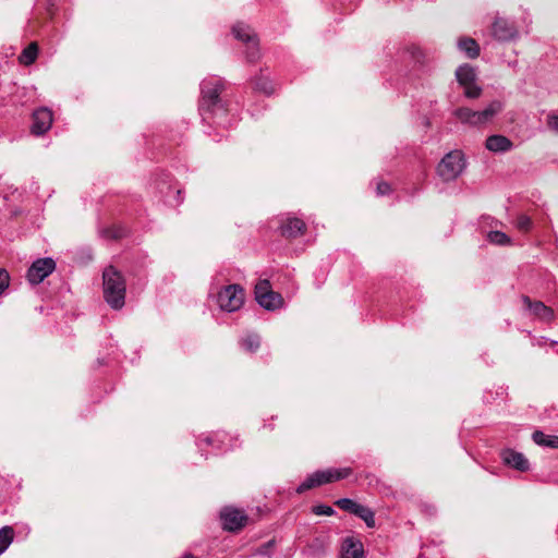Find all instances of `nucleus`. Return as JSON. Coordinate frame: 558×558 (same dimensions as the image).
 Returning <instances> with one entry per match:
<instances>
[{
	"mask_svg": "<svg viewBox=\"0 0 558 558\" xmlns=\"http://www.w3.org/2000/svg\"><path fill=\"white\" fill-rule=\"evenodd\" d=\"M500 457L502 462L520 472H526L530 469V462L525 458V456L521 452H518L513 449H504L500 452Z\"/></svg>",
	"mask_w": 558,
	"mask_h": 558,
	"instance_id": "obj_10",
	"label": "nucleus"
},
{
	"mask_svg": "<svg viewBox=\"0 0 558 558\" xmlns=\"http://www.w3.org/2000/svg\"><path fill=\"white\" fill-rule=\"evenodd\" d=\"M522 302L535 317L544 322H549L554 318V311L543 302L532 301L527 295L522 296Z\"/></svg>",
	"mask_w": 558,
	"mask_h": 558,
	"instance_id": "obj_12",
	"label": "nucleus"
},
{
	"mask_svg": "<svg viewBox=\"0 0 558 558\" xmlns=\"http://www.w3.org/2000/svg\"><path fill=\"white\" fill-rule=\"evenodd\" d=\"M38 53V46L36 43L29 44L20 54L19 61L24 65H31L35 62Z\"/></svg>",
	"mask_w": 558,
	"mask_h": 558,
	"instance_id": "obj_21",
	"label": "nucleus"
},
{
	"mask_svg": "<svg viewBox=\"0 0 558 558\" xmlns=\"http://www.w3.org/2000/svg\"><path fill=\"white\" fill-rule=\"evenodd\" d=\"M312 511L316 515H332L335 513L333 509L330 506L326 505L314 506Z\"/></svg>",
	"mask_w": 558,
	"mask_h": 558,
	"instance_id": "obj_32",
	"label": "nucleus"
},
{
	"mask_svg": "<svg viewBox=\"0 0 558 558\" xmlns=\"http://www.w3.org/2000/svg\"><path fill=\"white\" fill-rule=\"evenodd\" d=\"M260 347V338L257 335L246 337V351L255 352Z\"/></svg>",
	"mask_w": 558,
	"mask_h": 558,
	"instance_id": "obj_30",
	"label": "nucleus"
},
{
	"mask_svg": "<svg viewBox=\"0 0 558 558\" xmlns=\"http://www.w3.org/2000/svg\"><path fill=\"white\" fill-rule=\"evenodd\" d=\"M458 47L471 59H475L480 56V46L476 40L471 37L460 38L458 41Z\"/></svg>",
	"mask_w": 558,
	"mask_h": 558,
	"instance_id": "obj_20",
	"label": "nucleus"
},
{
	"mask_svg": "<svg viewBox=\"0 0 558 558\" xmlns=\"http://www.w3.org/2000/svg\"><path fill=\"white\" fill-rule=\"evenodd\" d=\"M56 269V262L50 258H38L27 270V279L32 284L43 282Z\"/></svg>",
	"mask_w": 558,
	"mask_h": 558,
	"instance_id": "obj_7",
	"label": "nucleus"
},
{
	"mask_svg": "<svg viewBox=\"0 0 558 558\" xmlns=\"http://www.w3.org/2000/svg\"><path fill=\"white\" fill-rule=\"evenodd\" d=\"M550 438L549 435H546L544 434L543 432L541 430H535L533 434H532V439L534 440L535 444H537L538 446H545L547 447V442H548V439Z\"/></svg>",
	"mask_w": 558,
	"mask_h": 558,
	"instance_id": "obj_31",
	"label": "nucleus"
},
{
	"mask_svg": "<svg viewBox=\"0 0 558 558\" xmlns=\"http://www.w3.org/2000/svg\"><path fill=\"white\" fill-rule=\"evenodd\" d=\"M356 517L362 519L368 527H375V513L369 508L362 506Z\"/></svg>",
	"mask_w": 558,
	"mask_h": 558,
	"instance_id": "obj_25",
	"label": "nucleus"
},
{
	"mask_svg": "<svg viewBox=\"0 0 558 558\" xmlns=\"http://www.w3.org/2000/svg\"><path fill=\"white\" fill-rule=\"evenodd\" d=\"M363 553V545L360 541H354L352 537L344 539L342 545V558H361Z\"/></svg>",
	"mask_w": 558,
	"mask_h": 558,
	"instance_id": "obj_19",
	"label": "nucleus"
},
{
	"mask_svg": "<svg viewBox=\"0 0 558 558\" xmlns=\"http://www.w3.org/2000/svg\"><path fill=\"white\" fill-rule=\"evenodd\" d=\"M274 544H275V539H270V541L266 542L265 544H263L262 546H259L258 548L252 549V555H262V556L270 557V550H271Z\"/></svg>",
	"mask_w": 558,
	"mask_h": 558,
	"instance_id": "obj_29",
	"label": "nucleus"
},
{
	"mask_svg": "<svg viewBox=\"0 0 558 558\" xmlns=\"http://www.w3.org/2000/svg\"><path fill=\"white\" fill-rule=\"evenodd\" d=\"M512 142L504 135H490L486 138L485 147L494 153H502L511 149Z\"/></svg>",
	"mask_w": 558,
	"mask_h": 558,
	"instance_id": "obj_16",
	"label": "nucleus"
},
{
	"mask_svg": "<svg viewBox=\"0 0 558 558\" xmlns=\"http://www.w3.org/2000/svg\"><path fill=\"white\" fill-rule=\"evenodd\" d=\"M252 89L256 93H262L266 96L271 95L275 92V85L272 81L265 74L260 73L258 76L251 81Z\"/></svg>",
	"mask_w": 558,
	"mask_h": 558,
	"instance_id": "obj_17",
	"label": "nucleus"
},
{
	"mask_svg": "<svg viewBox=\"0 0 558 558\" xmlns=\"http://www.w3.org/2000/svg\"><path fill=\"white\" fill-rule=\"evenodd\" d=\"M260 57L259 39L254 32L246 29V62H256Z\"/></svg>",
	"mask_w": 558,
	"mask_h": 558,
	"instance_id": "obj_14",
	"label": "nucleus"
},
{
	"mask_svg": "<svg viewBox=\"0 0 558 558\" xmlns=\"http://www.w3.org/2000/svg\"><path fill=\"white\" fill-rule=\"evenodd\" d=\"M222 529L229 532H236L244 525V514L232 506H226L219 513Z\"/></svg>",
	"mask_w": 558,
	"mask_h": 558,
	"instance_id": "obj_8",
	"label": "nucleus"
},
{
	"mask_svg": "<svg viewBox=\"0 0 558 558\" xmlns=\"http://www.w3.org/2000/svg\"><path fill=\"white\" fill-rule=\"evenodd\" d=\"M10 277L5 269H0V294L9 287Z\"/></svg>",
	"mask_w": 558,
	"mask_h": 558,
	"instance_id": "obj_34",
	"label": "nucleus"
},
{
	"mask_svg": "<svg viewBox=\"0 0 558 558\" xmlns=\"http://www.w3.org/2000/svg\"><path fill=\"white\" fill-rule=\"evenodd\" d=\"M107 236L112 238V239H119L122 236V232L119 229L108 230Z\"/></svg>",
	"mask_w": 558,
	"mask_h": 558,
	"instance_id": "obj_39",
	"label": "nucleus"
},
{
	"mask_svg": "<svg viewBox=\"0 0 558 558\" xmlns=\"http://www.w3.org/2000/svg\"><path fill=\"white\" fill-rule=\"evenodd\" d=\"M53 121L52 111L49 108L43 107L33 113L32 133L35 135H43L50 130Z\"/></svg>",
	"mask_w": 558,
	"mask_h": 558,
	"instance_id": "obj_9",
	"label": "nucleus"
},
{
	"mask_svg": "<svg viewBox=\"0 0 558 558\" xmlns=\"http://www.w3.org/2000/svg\"><path fill=\"white\" fill-rule=\"evenodd\" d=\"M547 447L558 449V436H550Z\"/></svg>",
	"mask_w": 558,
	"mask_h": 558,
	"instance_id": "obj_40",
	"label": "nucleus"
},
{
	"mask_svg": "<svg viewBox=\"0 0 558 558\" xmlns=\"http://www.w3.org/2000/svg\"><path fill=\"white\" fill-rule=\"evenodd\" d=\"M216 302L220 310L226 312H235L244 303V293L240 284H230L220 290L216 296Z\"/></svg>",
	"mask_w": 558,
	"mask_h": 558,
	"instance_id": "obj_6",
	"label": "nucleus"
},
{
	"mask_svg": "<svg viewBox=\"0 0 558 558\" xmlns=\"http://www.w3.org/2000/svg\"><path fill=\"white\" fill-rule=\"evenodd\" d=\"M14 531L11 526L0 529V555L3 554L13 541Z\"/></svg>",
	"mask_w": 558,
	"mask_h": 558,
	"instance_id": "obj_23",
	"label": "nucleus"
},
{
	"mask_svg": "<svg viewBox=\"0 0 558 558\" xmlns=\"http://www.w3.org/2000/svg\"><path fill=\"white\" fill-rule=\"evenodd\" d=\"M456 78L460 86H466L473 83H476L477 80V73L476 69L469 64L463 63L456 70Z\"/></svg>",
	"mask_w": 558,
	"mask_h": 558,
	"instance_id": "obj_13",
	"label": "nucleus"
},
{
	"mask_svg": "<svg viewBox=\"0 0 558 558\" xmlns=\"http://www.w3.org/2000/svg\"><path fill=\"white\" fill-rule=\"evenodd\" d=\"M376 190H377L378 195H387L390 193L391 186L389 183H387L385 181H380L377 183Z\"/></svg>",
	"mask_w": 558,
	"mask_h": 558,
	"instance_id": "obj_36",
	"label": "nucleus"
},
{
	"mask_svg": "<svg viewBox=\"0 0 558 558\" xmlns=\"http://www.w3.org/2000/svg\"><path fill=\"white\" fill-rule=\"evenodd\" d=\"M502 110V104L499 100L492 101L487 108L476 111L477 125L485 124Z\"/></svg>",
	"mask_w": 558,
	"mask_h": 558,
	"instance_id": "obj_18",
	"label": "nucleus"
},
{
	"mask_svg": "<svg viewBox=\"0 0 558 558\" xmlns=\"http://www.w3.org/2000/svg\"><path fill=\"white\" fill-rule=\"evenodd\" d=\"M532 226V221L527 216H520L518 218L517 227L523 232H527Z\"/></svg>",
	"mask_w": 558,
	"mask_h": 558,
	"instance_id": "obj_33",
	"label": "nucleus"
},
{
	"mask_svg": "<svg viewBox=\"0 0 558 558\" xmlns=\"http://www.w3.org/2000/svg\"><path fill=\"white\" fill-rule=\"evenodd\" d=\"M408 51L416 63L424 65L427 62L426 53L418 46L411 45Z\"/></svg>",
	"mask_w": 558,
	"mask_h": 558,
	"instance_id": "obj_26",
	"label": "nucleus"
},
{
	"mask_svg": "<svg viewBox=\"0 0 558 558\" xmlns=\"http://www.w3.org/2000/svg\"><path fill=\"white\" fill-rule=\"evenodd\" d=\"M335 505L340 508L341 510L343 511H347L349 513H353L356 515V513L359 512L360 508L362 507V505L355 502L354 500L352 499H349V498H341V499H338Z\"/></svg>",
	"mask_w": 558,
	"mask_h": 558,
	"instance_id": "obj_24",
	"label": "nucleus"
},
{
	"mask_svg": "<svg viewBox=\"0 0 558 558\" xmlns=\"http://www.w3.org/2000/svg\"><path fill=\"white\" fill-rule=\"evenodd\" d=\"M254 295L256 302L267 311H276L281 308L284 304L282 295L272 290L267 279H262L256 283Z\"/></svg>",
	"mask_w": 558,
	"mask_h": 558,
	"instance_id": "obj_5",
	"label": "nucleus"
},
{
	"mask_svg": "<svg viewBox=\"0 0 558 558\" xmlns=\"http://www.w3.org/2000/svg\"><path fill=\"white\" fill-rule=\"evenodd\" d=\"M202 441L206 442L208 446L216 447L217 449H220V439H218V435L215 436H207Z\"/></svg>",
	"mask_w": 558,
	"mask_h": 558,
	"instance_id": "obj_38",
	"label": "nucleus"
},
{
	"mask_svg": "<svg viewBox=\"0 0 558 558\" xmlns=\"http://www.w3.org/2000/svg\"><path fill=\"white\" fill-rule=\"evenodd\" d=\"M307 230L306 223L296 217L287 218L280 226V233L283 238L292 240L302 236Z\"/></svg>",
	"mask_w": 558,
	"mask_h": 558,
	"instance_id": "obj_11",
	"label": "nucleus"
},
{
	"mask_svg": "<svg viewBox=\"0 0 558 558\" xmlns=\"http://www.w3.org/2000/svg\"><path fill=\"white\" fill-rule=\"evenodd\" d=\"M225 88V81L217 76L207 77L201 83L199 112L204 121L215 123L216 118L226 113L220 94Z\"/></svg>",
	"mask_w": 558,
	"mask_h": 558,
	"instance_id": "obj_1",
	"label": "nucleus"
},
{
	"mask_svg": "<svg viewBox=\"0 0 558 558\" xmlns=\"http://www.w3.org/2000/svg\"><path fill=\"white\" fill-rule=\"evenodd\" d=\"M353 470L351 468L343 469H328L323 471H316L296 488L298 494L322 486L324 484L332 483L349 477Z\"/></svg>",
	"mask_w": 558,
	"mask_h": 558,
	"instance_id": "obj_3",
	"label": "nucleus"
},
{
	"mask_svg": "<svg viewBox=\"0 0 558 558\" xmlns=\"http://www.w3.org/2000/svg\"><path fill=\"white\" fill-rule=\"evenodd\" d=\"M465 167L462 151L452 150L437 166V173L445 182L456 180Z\"/></svg>",
	"mask_w": 558,
	"mask_h": 558,
	"instance_id": "obj_4",
	"label": "nucleus"
},
{
	"mask_svg": "<svg viewBox=\"0 0 558 558\" xmlns=\"http://www.w3.org/2000/svg\"><path fill=\"white\" fill-rule=\"evenodd\" d=\"M464 88V96L470 99L478 98L482 95L483 89L476 85V83L463 86Z\"/></svg>",
	"mask_w": 558,
	"mask_h": 558,
	"instance_id": "obj_28",
	"label": "nucleus"
},
{
	"mask_svg": "<svg viewBox=\"0 0 558 558\" xmlns=\"http://www.w3.org/2000/svg\"><path fill=\"white\" fill-rule=\"evenodd\" d=\"M487 239L490 243L497 245H506L510 243V238L501 231H490L487 234Z\"/></svg>",
	"mask_w": 558,
	"mask_h": 558,
	"instance_id": "obj_27",
	"label": "nucleus"
},
{
	"mask_svg": "<svg viewBox=\"0 0 558 558\" xmlns=\"http://www.w3.org/2000/svg\"><path fill=\"white\" fill-rule=\"evenodd\" d=\"M492 32L498 40H509L515 34L514 27L502 19H497L494 22Z\"/></svg>",
	"mask_w": 558,
	"mask_h": 558,
	"instance_id": "obj_15",
	"label": "nucleus"
},
{
	"mask_svg": "<svg viewBox=\"0 0 558 558\" xmlns=\"http://www.w3.org/2000/svg\"><path fill=\"white\" fill-rule=\"evenodd\" d=\"M546 124L550 131L558 133V114H548Z\"/></svg>",
	"mask_w": 558,
	"mask_h": 558,
	"instance_id": "obj_35",
	"label": "nucleus"
},
{
	"mask_svg": "<svg viewBox=\"0 0 558 558\" xmlns=\"http://www.w3.org/2000/svg\"><path fill=\"white\" fill-rule=\"evenodd\" d=\"M244 28L242 26V23H236L232 26V35L234 36V38L239 39V40H243V36H244Z\"/></svg>",
	"mask_w": 558,
	"mask_h": 558,
	"instance_id": "obj_37",
	"label": "nucleus"
},
{
	"mask_svg": "<svg viewBox=\"0 0 558 558\" xmlns=\"http://www.w3.org/2000/svg\"><path fill=\"white\" fill-rule=\"evenodd\" d=\"M454 116L462 123H466V124H470V125H473V126L477 125V122H476V111H474V110H472L470 108H466V107L458 108L454 111Z\"/></svg>",
	"mask_w": 558,
	"mask_h": 558,
	"instance_id": "obj_22",
	"label": "nucleus"
},
{
	"mask_svg": "<svg viewBox=\"0 0 558 558\" xmlns=\"http://www.w3.org/2000/svg\"><path fill=\"white\" fill-rule=\"evenodd\" d=\"M104 298L113 310H120L125 303L126 283L123 275L113 266L102 272Z\"/></svg>",
	"mask_w": 558,
	"mask_h": 558,
	"instance_id": "obj_2",
	"label": "nucleus"
},
{
	"mask_svg": "<svg viewBox=\"0 0 558 558\" xmlns=\"http://www.w3.org/2000/svg\"><path fill=\"white\" fill-rule=\"evenodd\" d=\"M184 558H195V557L192 555H185Z\"/></svg>",
	"mask_w": 558,
	"mask_h": 558,
	"instance_id": "obj_41",
	"label": "nucleus"
}]
</instances>
